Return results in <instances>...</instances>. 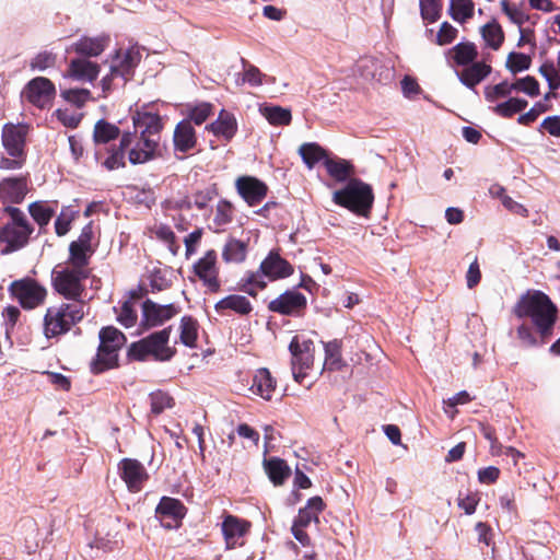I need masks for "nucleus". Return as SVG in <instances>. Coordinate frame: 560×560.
Segmentation results:
<instances>
[{
    "label": "nucleus",
    "mask_w": 560,
    "mask_h": 560,
    "mask_svg": "<svg viewBox=\"0 0 560 560\" xmlns=\"http://www.w3.org/2000/svg\"><path fill=\"white\" fill-rule=\"evenodd\" d=\"M133 131L121 135V145L128 151L131 164H143L154 160L161 153V117L147 107L136 110L132 116Z\"/></svg>",
    "instance_id": "nucleus-1"
},
{
    "label": "nucleus",
    "mask_w": 560,
    "mask_h": 560,
    "mask_svg": "<svg viewBox=\"0 0 560 560\" xmlns=\"http://www.w3.org/2000/svg\"><path fill=\"white\" fill-rule=\"evenodd\" d=\"M518 318L529 317L541 337V343L551 335L557 319V307L541 291L523 294L514 306Z\"/></svg>",
    "instance_id": "nucleus-2"
},
{
    "label": "nucleus",
    "mask_w": 560,
    "mask_h": 560,
    "mask_svg": "<svg viewBox=\"0 0 560 560\" xmlns=\"http://www.w3.org/2000/svg\"><path fill=\"white\" fill-rule=\"evenodd\" d=\"M84 301H69L47 308L44 316V335L55 338L68 332L85 315Z\"/></svg>",
    "instance_id": "nucleus-3"
},
{
    "label": "nucleus",
    "mask_w": 560,
    "mask_h": 560,
    "mask_svg": "<svg viewBox=\"0 0 560 560\" xmlns=\"http://www.w3.org/2000/svg\"><path fill=\"white\" fill-rule=\"evenodd\" d=\"M4 212L10 219L0 229V243L5 245L2 253L9 254L20 250L28 244L34 228L21 209L8 206L4 208Z\"/></svg>",
    "instance_id": "nucleus-4"
},
{
    "label": "nucleus",
    "mask_w": 560,
    "mask_h": 560,
    "mask_svg": "<svg viewBox=\"0 0 560 560\" xmlns=\"http://www.w3.org/2000/svg\"><path fill=\"white\" fill-rule=\"evenodd\" d=\"M293 273V267L283 259L278 253L270 252L261 261L260 267L255 272H249L243 284V290L252 296L262 290L268 281L283 279Z\"/></svg>",
    "instance_id": "nucleus-5"
},
{
    "label": "nucleus",
    "mask_w": 560,
    "mask_h": 560,
    "mask_svg": "<svg viewBox=\"0 0 560 560\" xmlns=\"http://www.w3.org/2000/svg\"><path fill=\"white\" fill-rule=\"evenodd\" d=\"M332 201L357 214L365 215L372 208L374 195L369 184L351 178L342 189L332 194Z\"/></svg>",
    "instance_id": "nucleus-6"
},
{
    "label": "nucleus",
    "mask_w": 560,
    "mask_h": 560,
    "mask_svg": "<svg viewBox=\"0 0 560 560\" xmlns=\"http://www.w3.org/2000/svg\"><path fill=\"white\" fill-rule=\"evenodd\" d=\"M171 327L153 332L150 336L133 342L130 346L129 354L139 361L152 357L156 361H168L175 351L168 347Z\"/></svg>",
    "instance_id": "nucleus-7"
},
{
    "label": "nucleus",
    "mask_w": 560,
    "mask_h": 560,
    "mask_svg": "<svg viewBox=\"0 0 560 560\" xmlns=\"http://www.w3.org/2000/svg\"><path fill=\"white\" fill-rule=\"evenodd\" d=\"M125 335L113 326L104 327L100 331V347L96 360L92 363L94 373H101L114 368L118 360V351L125 345Z\"/></svg>",
    "instance_id": "nucleus-8"
},
{
    "label": "nucleus",
    "mask_w": 560,
    "mask_h": 560,
    "mask_svg": "<svg viewBox=\"0 0 560 560\" xmlns=\"http://www.w3.org/2000/svg\"><path fill=\"white\" fill-rule=\"evenodd\" d=\"M141 60V54L138 47H130L126 50H118L110 60L109 73L102 79L104 92L112 89L114 80L119 79L124 85L132 75L135 68Z\"/></svg>",
    "instance_id": "nucleus-9"
},
{
    "label": "nucleus",
    "mask_w": 560,
    "mask_h": 560,
    "mask_svg": "<svg viewBox=\"0 0 560 560\" xmlns=\"http://www.w3.org/2000/svg\"><path fill=\"white\" fill-rule=\"evenodd\" d=\"M88 269L66 267L62 270L52 272V283L56 291L69 301H83L81 295L84 291L82 281L89 277Z\"/></svg>",
    "instance_id": "nucleus-10"
},
{
    "label": "nucleus",
    "mask_w": 560,
    "mask_h": 560,
    "mask_svg": "<svg viewBox=\"0 0 560 560\" xmlns=\"http://www.w3.org/2000/svg\"><path fill=\"white\" fill-rule=\"evenodd\" d=\"M289 350L292 355V375L298 383H302L305 371L313 365L314 342L304 336L296 335L292 338Z\"/></svg>",
    "instance_id": "nucleus-11"
},
{
    "label": "nucleus",
    "mask_w": 560,
    "mask_h": 560,
    "mask_svg": "<svg viewBox=\"0 0 560 560\" xmlns=\"http://www.w3.org/2000/svg\"><path fill=\"white\" fill-rule=\"evenodd\" d=\"M9 292L25 310L39 306L47 295L46 289L30 278L13 281L9 287Z\"/></svg>",
    "instance_id": "nucleus-12"
},
{
    "label": "nucleus",
    "mask_w": 560,
    "mask_h": 560,
    "mask_svg": "<svg viewBox=\"0 0 560 560\" xmlns=\"http://www.w3.org/2000/svg\"><path fill=\"white\" fill-rule=\"evenodd\" d=\"M142 316L140 327L150 329L163 325L179 313V307L175 304L161 305L151 300H145L142 305Z\"/></svg>",
    "instance_id": "nucleus-13"
},
{
    "label": "nucleus",
    "mask_w": 560,
    "mask_h": 560,
    "mask_svg": "<svg viewBox=\"0 0 560 560\" xmlns=\"http://www.w3.org/2000/svg\"><path fill=\"white\" fill-rule=\"evenodd\" d=\"M56 89L52 82L44 77H37L31 80L22 92V97L38 108H45L50 105Z\"/></svg>",
    "instance_id": "nucleus-14"
},
{
    "label": "nucleus",
    "mask_w": 560,
    "mask_h": 560,
    "mask_svg": "<svg viewBox=\"0 0 560 560\" xmlns=\"http://www.w3.org/2000/svg\"><path fill=\"white\" fill-rule=\"evenodd\" d=\"M354 71L365 81L387 83L393 79V68L374 57L361 58L357 62Z\"/></svg>",
    "instance_id": "nucleus-15"
},
{
    "label": "nucleus",
    "mask_w": 560,
    "mask_h": 560,
    "mask_svg": "<svg viewBox=\"0 0 560 560\" xmlns=\"http://www.w3.org/2000/svg\"><path fill=\"white\" fill-rule=\"evenodd\" d=\"M194 273L210 292H218L220 290L219 268L214 250H208L196 261Z\"/></svg>",
    "instance_id": "nucleus-16"
},
{
    "label": "nucleus",
    "mask_w": 560,
    "mask_h": 560,
    "mask_svg": "<svg viewBox=\"0 0 560 560\" xmlns=\"http://www.w3.org/2000/svg\"><path fill=\"white\" fill-rule=\"evenodd\" d=\"M186 509L184 504L174 498L163 497L155 509V516L165 528H177L184 518Z\"/></svg>",
    "instance_id": "nucleus-17"
},
{
    "label": "nucleus",
    "mask_w": 560,
    "mask_h": 560,
    "mask_svg": "<svg viewBox=\"0 0 560 560\" xmlns=\"http://www.w3.org/2000/svg\"><path fill=\"white\" fill-rule=\"evenodd\" d=\"M28 126L25 124H5L2 129V145L8 155L26 154L25 144Z\"/></svg>",
    "instance_id": "nucleus-18"
},
{
    "label": "nucleus",
    "mask_w": 560,
    "mask_h": 560,
    "mask_svg": "<svg viewBox=\"0 0 560 560\" xmlns=\"http://www.w3.org/2000/svg\"><path fill=\"white\" fill-rule=\"evenodd\" d=\"M118 468L119 475L130 492H139L149 477L144 466L137 459L124 458Z\"/></svg>",
    "instance_id": "nucleus-19"
},
{
    "label": "nucleus",
    "mask_w": 560,
    "mask_h": 560,
    "mask_svg": "<svg viewBox=\"0 0 560 560\" xmlns=\"http://www.w3.org/2000/svg\"><path fill=\"white\" fill-rule=\"evenodd\" d=\"M269 310L282 315H299L306 307V298L298 291H285L269 303Z\"/></svg>",
    "instance_id": "nucleus-20"
},
{
    "label": "nucleus",
    "mask_w": 560,
    "mask_h": 560,
    "mask_svg": "<svg viewBox=\"0 0 560 560\" xmlns=\"http://www.w3.org/2000/svg\"><path fill=\"white\" fill-rule=\"evenodd\" d=\"M27 192V176L8 177L0 182V199L4 202L21 203Z\"/></svg>",
    "instance_id": "nucleus-21"
},
{
    "label": "nucleus",
    "mask_w": 560,
    "mask_h": 560,
    "mask_svg": "<svg viewBox=\"0 0 560 560\" xmlns=\"http://www.w3.org/2000/svg\"><path fill=\"white\" fill-rule=\"evenodd\" d=\"M237 192L249 205L256 206L266 197L267 186L257 178L243 176L236 180Z\"/></svg>",
    "instance_id": "nucleus-22"
},
{
    "label": "nucleus",
    "mask_w": 560,
    "mask_h": 560,
    "mask_svg": "<svg viewBox=\"0 0 560 560\" xmlns=\"http://www.w3.org/2000/svg\"><path fill=\"white\" fill-rule=\"evenodd\" d=\"M120 135L119 128L108 122L105 119H100L95 122L93 129V142L95 145V160L98 161L104 155L102 150V145L109 143L113 140H116Z\"/></svg>",
    "instance_id": "nucleus-23"
},
{
    "label": "nucleus",
    "mask_w": 560,
    "mask_h": 560,
    "mask_svg": "<svg viewBox=\"0 0 560 560\" xmlns=\"http://www.w3.org/2000/svg\"><path fill=\"white\" fill-rule=\"evenodd\" d=\"M206 128L215 137L230 141L237 131V121L233 114L222 109L218 118Z\"/></svg>",
    "instance_id": "nucleus-24"
},
{
    "label": "nucleus",
    "mask_w": 560,
    "mask_h": 560,
    "mask_svg": "<svg viewBox=\"0 0 560 560\" xmlns=\"http://www.w3.org/2000/svg\"><path fill=\"white\" fill-rule=\"evenodd\" d=\"M98 73V65L86 58L72 59L68 69V77L81 82H92Z\"/></svg>",
    "instance_id": "nucleus-25"
},
{
    "label": "nucleus",
    "mask_w": 560,
    "mask_h": 560,
    "mask_svg": "<svg viewBox=\"0 0 560 560\" xmlns=\"http://www.w3.org/2000/svg\"><path fill=\"white\" fill-rule=\"evenodd\" d=\"M173 141L175 151L183 153H186L196 147V132L190 120H182L177 124L174 130Z\"/></svg>",
    "instance_id": "nucleus-26"
},
{
    "label": "nucleus",
    "mask_w": 560,
    "mask_h": 560,
    "mask_svg": "<svg viewBox=\"0 0 560 560\" xmlns=\"http://www.w3.org/2000/svg\"><path fill=\"white\" fill-rule=\"evenodd\" d=\"M491 72V67L485 62H472L465 66L460 71H457L459 81L469 89H475L482 80H485Z\"/></svg>",
    "instance_id": "nucleus-27"
},
{
    "label": "nucleus",
    "mask_w": 560,
    "mask_h": 560,
    "mask_svg": "<svg viewBox=\"0 0 560 560\" xmlns=\"http://www.w3.org/2000/svg\"><path fill=\"white\" fill-rule=\"evenodd\" d=\"M109 37L102 35L97 37H82L72 44L74 52L85 57H97L108 46Z\"/></svg>",
    "instance_id": "nucleus-28"
},
{
    "label": "nucleus",
    "mask_w": 560,
    "mask_h": 560,
    "mask_svg": "<svg viewBox=\"0 0 560 560\" xmlns=\"http://www.w3.org/2000/svg\"><path fill=\"white\" fill-rule=\"evenodd\" d=\"M276 390V381L268 369H258L250 385V392L265 400H270Z\"/></svg>",
    "instance_id": "nucleus-29"
},
{
    "label": "nucleus",
    "mask_w": 560,
    "mask_h": 560,
    "mask_svg": "<svg viewBox=\"0 0 560 560\" xmlns=\"http://www.w3.org/2000/svg\"><path fill=\"white\" fill-rule=\"evenodd\" d=\"M249 524L234 515H228L222 522V533L228 548H234L237 540L245 535Z\"/></svg>",
    "instance_id": "nucleus-30"
},
{
    "label": "nucleus",
    "mask_w": 560,
    "mask_h": 560,
    "mask_svg": "<svg viewBox=\"0 0 560 560\" xmlns=\"http://www.w3.org/2000/svg\"><path fill=\"white\" fill-rule=\"evenodd\" d=\"M325 503L320 497H313L311 498L306 506L303 509H300L298 516L294 518L293 524L301 526V527H307L311 523H318L319 513L324 510Z\"/></svg>",
    "instance_id": "nucleus-31"
},
{
    "label": "nucleus",
    "mask_w": 560,
    "mask_h": 560,
    "mask_svg": "<svg viewBox=\"0 0 560 560\" xmlns=\"http://www.w3.org/2000/svg\"><path fill=\"white\" fill-rule=\"evenodd\" d=\"M324 165L327 173L335 178L337 182L343 183L351 179L350 177L354 173L353 165L343 159H325Z\"/></svg>",
    "instance_id": "nucleus-32"
},
{
    "label": "nucleus",
    "mask_w": 560,
    "mask_h": 560,
    "mask_svg": "<svg viewBox=\"0 0 560 560\" xmlns=\"http://www.w3.org/2000/svg\"><path fill=\"white\" fill-rule=\"evenodd\" d=\"M299 154L307 168L312 170L318 162L325 161L326 151L316 142H306L300 145Z\"/></svg>",
    "instance_id": "nucleus-33"
},
{
    "label": "nucleus",
    "mask_w": 560,
    "mask_h": 560,
    "mask_svg": "<svg viewBox=\"0 0 560 560\" xmlns=\"http://www.w3.org/2000/svg\"><path fill=\"white\" fill-rule=\"evenodd\" d=\"M259 112L273 126H288L292 120L291 110L281 106L266 105Z\"/></svg>",
    "instance_id": "nucleus-34"
},
{
    "label": "nucleus",
    "mask_w": 560,
    "mask_h": 560,
    "mask_svg": "<svg viewBox=\"0 0 560 560\" xmlns=\"http://www.w3.org/2000/svg\"><path fill=\"white\" fill-rule=\"evenodd\" d=\"M215 311L232 310L241 315H246L252 311L250 302L243 295H229L215 304Z\"/></svg>",
    "instance_id": "nucleus-35"
},
{
    "label": "nucleus",
    "mask_w": 560,
    "mask_h": 560,
    "mask_svg": "<svg viewBox=\"0 0 560 560\" xmlns=\"http://www.w3.org/2000/svg\"><path fill=\"white\" fill-rule=\"evenodd\" d=\"M246 254V243L240 240L231 238L226 242L222 250V258L225 262H242L245 260Z\"/></svg>",
    "instance_id": "nucleus-36"
},
{
    "label": "nucleus",
    "mask_w": 560,
    "mask_h": 560,
    "mask_svg": "<svg viewBox=\"0 0 560 560\" xmlns=\"http://www.w3.org/2000/svg\"><path fill=\"white\" fill-rule=\"evenodd\" d=\"M268 477L275 485H281L290 475V468L283 459L270 458L265 462Z\"/></svg>",
    "instance_id": "nucleus-37"
},
{
    "label": "nucleus",
    "mask_w": 560,
    "mask_h": 560,
    "mask_svg": "<svg viewBox=\"0 0 560 560\" xmlns=\"http://www.w3.org/2000/svg\"><path fill=\"white\" fill-rule=\"evenodd\" d=\"M154 237L163 242L173 255H177L180 246L176 242V237L172 229L163 223H156L151 228Z\"/></svg>",
    "instance_id": "nucleus-38"
},
{
    "label": "nucleus",
    "mask_w": 560,
    "mask_h": 560,
    "mask_svg": "<svg viewBox=\"0 0 560 560\" xmlns=\"http://www.w3.org/2000/svg\"><path fill=\"white\" fill-rule=\"evenodd\" d=\"M475 4L471 0H450L448 12L453 20L464 23L474 15Z\"/></svg>",
    "instance_id": "nucleus-39"
},
{
    "label": "nucleus",
    "mask_w": 560,
    "mask_h": 560,
    "mask_svg": "<svg viewBox=\"0 0 560 560\" xmlns=\"http://www.w3.org/2000/svg\"><path fill=\"white\" fill-rule=\"evenodd\" d=\"M500 5L510 22L517 25L521 34H523L522 26L529 20V15L524 12L521 5L511 3L509 0H502Z\"/></svg>",
    "instance_id": "nucleus-40"
},
{
    "label": "nucleus",
    "mask_w": 560,
    "mask_h": 560,
    "mask_svg": "<svg viewBox=\"0 0 560 560\" xmlns=\"http://www.w3.org/2000/svg\"><path fill=\"white\" fill-rule=\"evenodd\" d=\"M527 101L517 97H510L508 101L497 104L492 112L501 117L509 118L523 112L527 106Z\"/></svg>",
    "instance_id": "nucleus-41"
},
{
    "label": "nucleus",
    "mask_w": 560,
    "mask_h": 560,
    "mask_svg": "<svg viewBox=\"0 0 560 560\" xmlns=\"http://www.w3.org/2000/svg\"><path fill=\"white\" fill-rule=\"evenodd\" d=\"M126 148H122L121 142L118 148H112L104 152L100 162L108 171H114L125 166V152Z\"/></svg>",
    "instance_id": "nucleus-42"
},
{
    "label": "nucleus",
    "mask_w": 560,
    "mask_h": 560,
    "mask_svg": "<svg viewBox=\"0 0 560 560\" xmlns=\"http://www.w3.org/2000/svg\"><path fill=\"white\" fill-rule=\"evenodd\" d=\"M94 248H84L78 245L69 246V267L77 269H88L90 258L94 254Z\"/></svg>",
    "instance_id": "nucleus-43"
},
{
    "label": "nucleus",
    "mask_w": 560,
    "mask_h": 560,
    "mask_svg": "<svg viewBox=\"0 0 560 560\" xmlns=\"http://www.w3.org/2000/svg\"><path fill=\"white\" fill-rule=\"evenodd\" d=\"M481 35L486 44L492 49H498L504 39L502 27L495 21L487 23L481 27Z\"/></svg>",
    "instance_id": "nucleus-44"
},
{
    "label": "nucleus",
    "mask_w": 560,
    "mask_h": 560,
    "mask_svg": "<svg viewBox=\"0 0 560 560\" xmlns=\"http://www.w3.org/2000/svg\"><path fill=\"white\" fill-rule=\"evenodd\" d=\"M198 337V323L190 316H184L180 320V341L189 347H196Z\"/></svg>",
    "instance_id": "nucleus-45"
},
{
    "label": "nucleus",
    "mask_w": 560,
    "mask_h": 560,
    "mask_svg": "<svg viewBox=\"0 0 560 560\" xmlns=\"http://www.w3.org/2000/svg\"><path fill=\"white\" fill-rule=\"evenodd\" d=\"M453 58L457 65L467 66L477 57L476 46L471 43H459L453 47Z\"/></svg>",
    "instance_id": "nucleus-46"
},
{
    "label": "nucleus",
    "mask_w": 560,
    "mask_h": 560,
    "mask_svg": "<svg viewBox=\"0 0 560 560\" xmlns=\"http://www.w3.org/2000/svg\"><path fill=\"white\" fill-rule=\"evenodd\" d=\"M137 319V302L133 300V298H130L126 300L120 306V311L117 315V320L124 327L129 328L136 325Z\"/></svg>",
    "instance_id": "nucleus-47"
},
{
    "label": "nucleus",
    "mask_w": 560,
    "mask_h": 560,
    "mask_svg": "<svg viewBox=\"0 0 560 560\" xmlns=\"http://www.w3.org/2000/svg\"><path fill=\"white\" fill-rule=\"evenodd\" d=\"M28 212L34 221L40 226H46L55 214V210L40 201L30 203Z\"/></svg>",
    "instance_id": "nucleus-48"
},
{
    "label": "nucleus",
    "mask_w": 560,
    "mask_h": 560,
    "mask_svg": "<svg viewBox=\"0 0 560 560\" xmlns=\"http://www.w3.org/2000/svg\"><path fill=\"white\" fill-rule=\"evenodd\" d=\"M513 92L512 83L508 81H502L495 85H488L485 88V98L490 102L494 103L499 98H505L510 96Z\"/></svg>",
    "instance_id": "nucleus-49"
},
{
    "label": "nucleus",
    "mask_w": 560,
    "mask_h": 560,
    "mask_svg": "<svg viewBox=\"0 0 560 560\" xmlns=\"http://www.w3.org/2000/svg\"><path fill=\"white\" fill-rule=\"evenodd\" d=\"M325 368L339 370L341 368L340 345L337 340L325 345Z\"/></svg>",
    "instance_id": "nucleus-50"
},
{
    "label": "nucleus",
    "mask_w": 560,
    "mask_h": 560,
    "mask_svg": "<svg viewBox=\"0 0 560 560\" xmlns=\"http://www.w3.org/2000/svg\"><path fill=\"white\" fill-rule=\"evenodd\" d=\"M233 219V206L226 200L218 202L215 213L213 217V223L217 228H222L232 222Z\"/></svg>",
    "instance_id": "nucleus-51"
},
{
    "label": "nucleus",
    "mask_w": 560,
    "mask_h": 560,
    "mask_svg": "<svg viewBox=\"0 0 560 560\" xmlns=\"http://www.w3.org/2000/svg\"><path fill=\"white\" fill-rule=\"evenodd\" d=\"M151 411L160 415L173 406V398L165 392L156 390L150 394Z\"/></svg>",
    "instance_id": "nucleus-52"
},
{
    "label": "nucleus",
    "mask_w": 560,
    "mask_h": 560,
    "mask_svg": "<svg viewBox=\"0 0 560 560\" xmlns=\"http://www.w3.org/2000/svg\"><path fill=\"white\" fill-rule=\"evenodd\" d=\"M512 89L513 91L523 92L530 97L539 95V83L534 77L530 75L517 79L512 83Z\"/></svg>",
    "instance_id": "nucleus-53"
},
{
    "label": "nucleus",
    "mask_w": 560,
    "mask_h": 560,
    "mask_svg": "<svg viewBox=\"0 0 560 560\" xmlns=\"http://www.w3.org/2000/svg\"><path fill=\"white\" fill-rule=\"evenodd\" d=\"M242 65L244 68L243 72V82L248 83L252 86H259L262 84V79L266 78L256 66L248 63L244 58H242Z\"/></svg>",
    "instance_id": "nucleus-54"
},
{
    "label": "nucleus",
    "mask_w": 560,
    "mask_h": 560,
    "mask_svg": "<svg viewBox=\"0 0 560 560\" xmlns=\"http://www.w3.org/2000/svg\"><path fill=\"white\" fill-rule=\"evenodd\" d=\"M61 96L77 107H82L91 100V92L86 89H68L61 91Z\"/></svg>",
    "instance_id": "nucleus-55"
},
{
    "label": "nucleus",
    "mask_w": 560,
    "mask_h": 560,
    "mask_svg": "<svg viewBox=\"0 0 560 560\" xmlns=\"http://www.w3.org/2000/svg\"><path fill=\"white\" fill-rule=\"evenodd\" d=\"M420 12L424 21L433 23L440 18L441 4L438 0H420Z\"/></svg>",
    "instance_id": "nucleus-56"
},
{
    "label": "nucleus",
    "mask_w": 560,
    "mask_h": 560,
    "mask_svg": "<svg viewBox=\"0 0 560 560\" xmlns=\"http://www.w3.org/2000/svg\"><path fill=\"white\" fill-rule=\"evenodd\" d=\"M213 105L208 102L199 103L189 109L188 117L196 125H201L212 114Z\"/></svg>",
    "instance_id": "nucleus-57"
},
{
    "label": "nucleus",
    "mask_w": 560,
    "mask_h": 560,
    "mask_svg": "<svg viewBox=\"0 0 560 560\" xmlns=\"http://www.w3.org/2000/svg\"><path fill=\"white\" fill-rule=\"evenodd\" d=\"M530 66V58L522 52H511L506 60V67L512 73L527 70Z\"/></svg>",
    "instance_id": "nucleus-58"
},
{
    "label": "nucleus",
    "mask_w": 560,
    "mask_h": 560,
    "mask_svg": "<svg viewBox=\"0 0 560 560\" xmlns=\"http://www.w3.org/2000/svg\"><path fill=\"white\" fill-rule=\"evenodd\" d=\"M73 218L74 212L72 210L69 208L62 209L55 221V231L58 236H63L70 231V225Z\"/></svg>",
    "instance_id": "nucleus-59"
},
{
    "label": "nucleus",
    "mask_w": 560,
    "mask_h": 560,
    "mask_svg": "<svg viewBox=\"0 0 560 560\" xmlns=\"http://www.w3.org/2000/svg\"><path fill=\"white\" fill-rule=\"evenodd\" d=\"M539 73L547 80L551 90L560 86V78L558 75V67L556 68L552 62H545L539 68Z\"/></svg>",
    "instance_id": "nucleus-60"
},
{
    "label": "nucleus",
    "mask_w": 560,
    "mask_h": 560,
    "mask_svg": "<svg viewBox=\"0 0 560 560\" xmlns=\"http://www.w3.org/2000/svg\"><path fill=\"white\" fill-rule=\"evenodd\" d=\"M516 332H517L518 339L522 342V346H524V347H536V346L542 345L541 340L538 341L535 332L527 324L520 325L517 327Z\"/></svg>",
    "instance_id": "nucleus-61"
},
{
    "label": "nucleus",
    "mask_w": 560,
    "mask_h": 560,
    "mask_svg": "<svg viewBox=\"0 0 560 560\" xmlns=\"http://www.w3.org/2000/svg\"><path fill=\"white\" fill-rule=\"evenodd\" d=\"M26 154L0 156V170L16 171L24 166Z\"/></svg>",
    "instance_id": "nucleus-62"
},
{
    "label": "nucleus",
    "mask_w": 560,
    "mask_h": 560,
    "mask_svg": "<svg viewBox=\"0 0 560 560\" xmlns=\"http://www.w3.org/2000/svg\"><path fill=\"white\" fill-rule=\"evenodd\" d=\"M456 35L457 30L450 23L443 22L436 35V43L440 46L447 45L456 38Z\"/></svg>",
    "instance_id": "nucleus-63"
},
{
    "label": "nucleus",
    "mask_w": 560,
    "mask_h": 560,
    "mask_svg": "<svg viewBox=\"0 0 560 560\" xmlns=\"http://www.w3.org/2000/svg\"><path fill=\"white\" fill-rule=\"evenodd\" d=\"M56 57L51 52H40L31 62L33 70L44 71L55 65Z\"/></svg>",
    "instance_id": "nucleus-64"
}]
</instances>
